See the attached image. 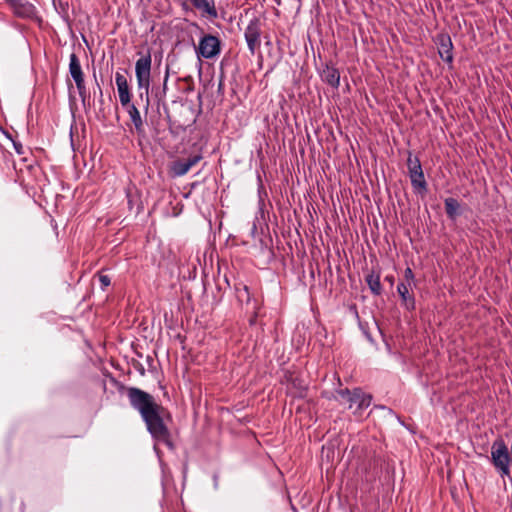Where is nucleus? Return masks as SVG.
Listing matches in <instances>:
<instances>
[{"label": "nucleus", "instance_id": "nucleus-1", "mask_svg": "<svg viewBox=\"0 0 512 512\" xmlns=\"http://www.w3.org/2000/svg\"><path fill=\"white\" fill-rule=\"evenodd\" d=\"M127 397L131 407L139 412L151 436L157 441L168 442L170 434L161 416L162 407L154 397L137 387H128Z\"/></svg>", "mask_w": 512, "mask_h": 512}, {"label": "nucleus", "instance_id": "nucleus-2", "mask_svg": "<svg viewBox=\"0 0 512 512\" xmlns=\"http://www.w3.org/2000/svg\"><path fill=\"white\" fill-rule=\"evenodd\" d=\"M138 54L140 57L135 62V77L137 81L139 98L145 103L144 108L147 111L150 106V91L158 101H161L165 98L168 89V80L170 77V67L169 65L166 66L162 88H151V50L147 49L145 54H142L141 52Z\"/></svg>", "mask_w": 512, "mask_h": 512}, {"label": "nucleus", "instance_id": "nucleus-3", "mask_svg": "<svg viewBox=\"0 0 512 512\" xmlns=\"http://www.w3.org/2000/svg\"><path fill=\"white\" fill-rule=\"evenodd\" d=\"M337 395L345 403H348V408L353 409L355 415H361L372 402V396L365 393L361 388L349 390L348 388L337 390Z\"/></svg>", "mask_w": 512, "mask_h": 512}, {"label": "nucleus", "instance_id": "nucleus-4", "mask_svg": "<svg viewBox=\"0 0 512 512\" xmlns=\"http://www.w3.org/2000/svg\"><path fill=\"white\" fill-rule=\"evenodd\" d=\"M491 461L501 477L510 475L511 456L506 443L497 439L491 446Z\"/></svg>", "mask_w": 512, "mask_h": 512}, {"label": "nucleus", "instance_id": "nucleus-5", "mask_svg": "<svg viewBox=\"0 0 512 512\" xmlns=\"http://www.w3.org/2000/svg\"><path fill=\"white\" fill-rule=\"evenodd\" d=\"M407 166L411 185L414 191L421 195L425 194L427 192V182L424 177L420 160L417 157L412 158L410 155L407 159Z\"/></svg>", "mask_w": 512, "mask_h": 512}, {"label": "nucleus", "instance_id": "nucleus-6", "mask_svg": "<svg viewBox=\"0 0 512 512\" xmlns=\"http://www.w3.org/2000/svg\"><path fill=\"white\" fill-rule=\"evenodd\" d=\"M221 52V43L218 37L204 35L198 44L197 54L205 59H211Z\"/></svg>", "mask_w": 512, "mask_h": 512}, {"label": "nucleus", "instance_id": "nucleus-7", "mask_svg": "<svg viewBox=\"0 0 512 512\" xmlns=\"http://www.w3.org/2000/svg\"><path fill=\"white\" fill-rule=\"evenodd\" d=\"M201 159V153L191 154L187 159H177L173 161L170 165V174L173 177L184 176Z\"/></svg>", "mask_w": 512, "mask_h": 512}, {"label": "nucleus", "instance_id": "nucleus-8", "mask_svg": "<svg viewBox=\"0 0 512 512\" xmlns=\"http://www.w3.org/2000/svg\"><path fill=\"white\" fill-rule=\"evenodd\" d=\"M260 35V21L257 18H253L249 21L244 33L251 54H254L256 49L260 46Z\"/></svg>", "mask_w": 512, "mask_h": 512}, {"label": "nucleus", "instance_id": "nucleus-9", "mask_svg": "<svg viewBox=\"0 0 512 512\" xmlns=\"http://www.w3.org/2000/svg\"><path fill=\"white\" fill-rule=\"evenodd\" d=\"M115 83L117 86L120 104L122 107L129 105L131 103L132 94L126 77L122 73L116 72Z\"/></svg>", "mask_w": 512, "mask_h": 512}, {"label": "nucleus", "instance_id": "nucleus-10", "mask_svg": "<svg viewBox=\"0 0 512 512\" xmlns=\"http://www.w3.org/2000/svg\"><path fill=\"white\" fill-rule=\"evenodd\" d=\"M436 43L438 45V53L441 59L446 63L453 62V44L448 34L437 35Z\"/></svg>", "mask_w": 512, "mask_h": 512}, {"label": "nucleus", "instance_id": "nucleus-11", "mask_svg": "<svg viewBox=\"0 0 512 512\" xmlns=\"http://www.w3.org/2000/svg\"><path fill=\"white\" fill-rule=\"evenodd\" d=\"M320 77L322 81L330 85L332 88H339L340 72L334 65L325 64L323 69L320 71Z\"/></svg>", "mask_w": 512, "mask_h": 512}, {"label": "nucleus", "instance_id": "nucleus-12", "mask_svg": "<svg viewBox=\"0 0 512 512\" xmlns=\"http://www.w3.org/2000/svg\"><path fill=\"white\" fill-rule=\"evenodd\" d=\"M413 287L406 283H398L397 285V292L401 298L402 305L408 311H413L416 308L415 297L409 292Z\"/></svg>", "mask_w": 512, "mask_h": 512}, {"label": "nucleus", "instance_id": "nucleus-13", "mask_svg": "<svg viewBox=\"0 0 512 512\" xmlns=\"http://www.w3.org/2000/svg\"><path fill=\"white\" fill-rule=\"evenodd\" d=\"M124 108H126V111L130 117L131 122L134 125L135 131L137 132V134L143 135L145 132L144 122L142 120V117H141V114H140L138 108L133 103H130L129 105L124 106Z\"/></svg>", "mask_w": 512, "mask_h": 512}, {"label": "nucleus", "instance_id": "nucleus-14", "mask_svg": "<svg viewBox=\"0 0 512 512\" xmlns=\"http://www.w3.org/2000/svg\"><path fill=\"white\" fill-rule=\"evenodd\" d=\"M69 73L74 82L84 79V73L79 58L75 53H72L69 57Z\"/></svg>", "mask_w": 512, "mask_h": 512}, {"label": "nucleus", "instance_id": "nucleus-15", "mask_svg": "<svg viewBox=\"0 0 512 512\" xmlns=\"http://www.w3.org/2000/svg\"><path fill=\"white\" fill-rule=\"evenodd\" d=\"M365 280L372 294L378 296L382 293L379 273L373 271L366 276Z\"/></svg>", "mask_w": 512, "mask_h": 512}, {"label": "nucleus", "instance_id": "nucleus-16", "mask_svg": "<svg viewBox=\"0 0 512 512\" xmlns=\"http://www.w3.org/2000/svg\"><path fill=\"white\" fill-rule=\"evenodd\" d=\"M444 204H445V211H446L447 216L450 219L454 220L460 214L459 213V209H460L459 202L455 198L449 197V198L445 199Z\"/></svg>", "mask_w": 512, "mask_h": 512}, {"label": "nucleus", "instance_id": "nucleus-17", "mask_svg": "<svg viewBox=\"0 0 512 512\" xmlns=\"http://www.w3.org/2000/svg\"><path fill=\"white\" fill-rule=\"evenodd\" d=\"M289 393L294 397H303L305 395L306 387L298 378L291 380V387H288Z\"/></svg>", "mask_w": 512, "mask_h": 512}, {"label": "nucleus", "instance_id": "nucleus-18", "mask_svg": "<svg viewBox=\"0 0 512 512\" xmlns=\"http://www.w3.org/2000/svg\"><path fill=\"white\" fill-rule=\"evenodd\" d=\"M10 6L13 8L14 12L20 16L25 15L31 8L27 2H23L22 0H8Z\"/></svg>", "mask_w": 512, "mask_h": 512}, {"label": "nucleus", "instance_id": "nucleus-19", "mask_svg": "<svg viewBox=\"0 0 512 512\" xmlns=\"http://www.w3.org/2000/svg\"><path fill=\"white\" fill-rule=\"evenodd\" d=\"M402 283H406L407 285L411 286H416L415 276L410 267H407L404 270V281Z\"/></svg>", "mask_w": 512, "mask_h": 512}, {"label": "nucleus", "instance_id": "nucleus-20", "mask_svg": "<svg viewBox=\"0 0 512 512\" xmlns=\"http://www.w3.org/2000/svg\"><path fill=\"white\" fill-rule=\"evenodd\" d=\"M75 84H76V87H77V90H78V93H79V96H80L82 102L85 103L88 95H87V90H86L84 79L81 81L75 82Z\"/></svg>", "mask_w": 512, "mask_h": 512}, {"label": "nucleus", "instance_id": "nucleus-21", "mask_svg": "<svg viewBox=\"0 0 512 512\" xmlns=\"http://www.w3.org/2000/svg\"><path fill=\"white\" fill-rule=\"evenodd\" d=\"M5 135L8 139L11 140L15 152L18 155H23L25 153V151H24V147H23L22 143L20 141H17L16 139H14L9 133H5Z\"/></svg>", "mask_w": 512, "mask_h": 512}, {"label": "nucleus", "instance_id": "nucleus-22", "mask_svg": "<svg viewBox=\"0 0 512 512\" xmlns=\"http://www.w3.org/2000/svg\"><path fill=\"white\" fill-rule=\"evenodd\" d=\"M238 299L240 301H246V303L250 302V293L246 285H244L241 289H238Z\"/></svg>", "mask_w": 512, "mask_h": 512}, {"label": "nucleus", "instance_id": "nucleus-23", "mask_svg": "<svg viewBox=\"0 0 512 512\" xmlns=\"http://www.w3.org/2000/svg\"><path fill=\"white\" fill-rule=\"evenodd\" d=\"M99 281L101 284V288L104 290L106 287H108L111 283L110 277L107 275H100Z\"/></svg>", "mask_w": 512, "mask_h": 512}, {"label": "nucleus", "instance_id": "nucleus-24", "mask_svg": "<svg viewBox=\"0 0 512 512\" xmlns=\"http://www.w3.org/2000/svg\"><path fill=\"white\" fill-rule=\"evenodd\" d=\"M258 180H259V187H258V193H259V203L262 205L263 204V199L261 197V192L263 190V184H262V181H261V178L258 177Z\"/></svg>", "mask_w": 512, "mask_h": 512}, {"label": "nucleus", "instance_id": "nucleus-25", "mask_svg": "<svg viewBox=\"0 0 512 512\" xmlns=\"http://www.w3.org/2000/svg\"><path fill=\"white\" fill-rule=\"evenodd\" d=\"M139 371H140L141 375H144V373H145V369H144L143 367H142V368H139Z\"/></svg>", "mask_w": 512, "mask_h": 512}, {"label": "nucleus", "instance_id": "nucleus-26", "mask_svg": "<svg viewBox=\"0 0 512 512\" xmlns=\"http://www.w3.org/2000/svg\"><path fill=\"white\" fill-rule=\"evenodd\" d=\"M215 486H217V476H214Z\"/></svg>", "mask_w": 512, "mask_h": 512}]
</instances>
